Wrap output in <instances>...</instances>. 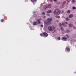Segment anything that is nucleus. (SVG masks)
Masks as SVG:
<instances>
[{"label": "nucleus", "instance_id": "1", "mask_svg": "<svg viewBox=\"0 0 76 76\" xmlns=\"http://www.w3.org/2000/svg\"><path fill=\"white\" fill-rule=\"evenodd\" d=\"M52 20L51 18H48L47 19V22H45L44 23L45 26H47V25H50L51 24V21Z\"/></svg>", "mask_w": 76, "mask_h": 76}, {"label": "nucleus", "instance_id": "2", "mask_svg": "<svg viewBox=\"0 0 76 76\" xmlns=\"http://www.w3.org/2000/svg\"><path fill=\"white\" fill-rule=\"evenodd\" d=\"M60 12H61L60 10L56 9L54 10L53 14H54V15H58L60 14Z\"/></svg>", "mask_w": 76, "mask_h": 76}, {"label": "nucleus", "instance_id": "3", "mask_svg": "<svg viewBox=\"0 0 76 76\" xmlns=\"http://www.w3.org/2000/svg\"><path fill=\"white\" fill-rule=\"evenodd\" d=\"M48 30L50 31H53L54 30L55 27L53 26H50L48 27Z\"/></svg>", "mask_w": 76, "mask_h": 76}, {"label": "nucleus", "instance_id": "4", "mask_svg": "<svg viewBox=\"0 0 76 76\" xmlns=\"http://www.w3.org/2000/svg\"><path fill=\"white\" fill-rule=\"evenodd\" d=\"M43 35L44 36V37H48V34H47L46 32H44L43 33Z\"/></svg>", "mask_w": 76, "mask_h": 76}, {"label": "nucleus", "instance_id": "5", "mask_svg": "<svg viewBox=\"0 0 76 76\" xmlns=\"http://www.w3.org/2000/svg\"><path fill=\"white\" fill-rule=\"evenodd\" d=\"M68 47L69 48L66 47V48L65 50L66 51H68V52H69L70 50V48H70V47H69V46H68Z\"/></svg>", "mask_w": 76, "mask_h": 76}, {"label": "nucleus", "instance_id": "6", "mask_svg": "<svg viewBox=\"0 0 76 76\" xmlns=\"http://www.w3.org/2000/svg\"><path fill=\"white\" fill-rule=\"evenodd\" d=\"M66 3V1H64L63 2H61V4L62 6H64V5Z\"/></svg>", "mask_w": 76, "mask_h": 76}, {"label": "nucleus", "instance_id": "7", "mask_svg": "<svg viewBox=\"0 0 76 76\" xmlns=\"http://www.w3.org/2000/svg\"><path fill=\"white\" fill-rule=\"evenodd\" d=\"M47 8H51V4H48L47 5Z\"/></svg>", "mask_w": 76, "mask_h": 76}, {"label": "nucleus", "instance_id": "8", "mask_svg": "<svg viewBox=\"0 0 76 76\" xmlns=\"http://www.w3.org/2000/svg\"><path fill=\"white\" fill-rule=\"evenodd\" d=\"M40 20L39 19H37V22L38 23V24H39V25L40 24H41V22H40Z\"/></svg>", "mask_w": 76, "mask_h": 76}, {"label": "nucleus", "instance_id": "9", "mask_svg": "<svg viewBox=\"0 0 76 76\" xmlns=\"http://www.w3.org/2000/svg\"><path fill=\"white\" fill-rule=\"evenodd\" d=\"M73 15L72 14H70L69 16V18H73Z\"/></svg>", "mask_w": 76, "mask_h": 76}, {"label": "nucleus", "instance_id": "10", "mask_svg": "<svg viewBox=\"0 0 76 76\" xmlns=\"http://www.w3.org/2000/svg\"><path fill=\"white\" fill-rule=\"evenodd\" d=\"M47 13H52V11L51 10H48L47 12Z\"/></svg>", "mask_w": 76, "mask_h": 76}, {"label": "nucleus", "instance_id": "11", "mask_svg": "<svg viewBox=\"0 0 76 76\" xmlns=\"http://www.w3.org/2000/svg\"><path fill=\"white\" fill-rule=\"evenodd\" d=\"M47 8H47V5L45 6L43 8L44 10H45V9H47Z\"/></svg>", "mask_w": 76, "mask_h": 76}, {"label": "nucleus", "instance_id": "12", "mask_svg": "<svg viewBox=\"0 0 76 76\" xmlns=\"http://www.w3.org/2000/svg\"><path fill=\"white\" fill-rule=\"evenodd\" d=\"M62 39L64 40H66V39H67V38L66 37H64L62 38Z\"/></svg>", "mask_w": 76, "mask_h": 76}, {"label": "nucleus", "instance_id": "13", "mask_svg": "<svg viewBox=\"0 0 76 76\" xmlns=\"http://www.w3.org/2000/svg\"><path fill=\"white\" fill-rule=\"evenodd\" d=\"M72 26H73V25H72V24H69V27H72Z\"/></svg>", "mask_w": 76, "mask_h": 76}, {"label": "nucleus", "instance_id": "14", "mask_svg": "<svg viewBox=\"0 0 76 76\" xmlns=\"http://www.w3.org/2000/svg\"><path fill=\"white\" fill-rule=\"evenodd\" d=\"M34 25H37V23L36 22H34L33 23Z\"/></svg>", "mask_w": 76, "mask_h": 76}, {"label": "nucleus", "instance_id": "15", "mask_svg": "<svg viewBox=\"0 0 76 76\" xmlns=\"http://www.w3.org/2000/svg\"><path fill=\"white\" fill-rule=\"evenodd\" d=\"M71 0H66V1L67 3H69L70 1H71Z\"/></svg>", "mask_w": 76, "mask_h": 76}, {"label": "nucleus", "instance_id": "16", "mask_svg": "<svg viewBox=\"0 0 76 76\" xmlns=\"http://www.w3.org/2000/svg\"><path fill=\"white\" fill-rule=\"evenodd\" d=\"M66 21H68V20H69V18H66Z\"/></svg>", "mask_w": 76, "mask_h": 76}, {"label": "nucleus", "instance_id": "17", "mask_svg": "<svg viewBox=\"0 0 76 76\" xmlns=\"http://www.w3.org/2000/svg\"><path fill=\"white\" fill-rule=\"evenodd\" d=\"M56 18H60V16H58L57 15L56 16Z\"/></svg>", "mask_w": 76, "mask_h": 76}, {"label": "nucleus", "instance_id": "18", "mask_svg": "<svg viewBox=\"0 0 76 76\" xmlns=\"http://www.w3.org/2000/svg\"><path fill=\"white\" fill-rule=\"evenodd\" d=\"M31 1L32 2H34V1H36L37 0H31Z\"/></svg>", "mask_w": 76, "mask_h": 76}, {"label": "nucleus", "instance_id": "19", "mask_svg": "<svg viewBox=\"0 0 76 76\" xmlns=\"http://www.w3.org/2000/svg\"><path fill=\"white\" fill-rule=\"evenodd\" d=\"M62 25L64 26H67L66 25L65 26H64V23H62Z\"/></svg>", "mask_w": 76, "mask_h": 76}, {"label": "nucleus", "instance_id": "20", "mask_svg": "<svg viewBox=\"0 0 76 76\" xmlns=\"http://www.w3.org/2000/svg\"><path fill=\"white\" fill-rule=\"evenodd\" d=\"M67 13H70V11L69 10H68L67 11Z\"/></svg>", "mask_w": 76, "mask_h": 76}, {"label": "nucleus", "instance_id": "21", "mask_svg": "<svg viewBox=\"0 0 76 76\" xmlns=\"http://www.w3.org/2000/svg\"><path fill=\"white\" fill-rule=\"evenodd\" d=\"M61 31H64V29H63V28L62 27H61Z\"/></svg>", "mask_w": 76, "mask_h": 76}, {"label": "nucleus", "instance_id": "22", "mask_svg": "<svg viewBox=\"0 0 76 76\" xmlns=\"http://www.w3.org/2000/svg\"><path fill=\"white\" fill-rule=\"evenodd\" d=\"M71 2L72 3H75V0H72V1Z\"/></svg>", "mask_w": 76, "mask_h": 76}, {"label": "nucleus", "instance_id": "23", "mask_svg": "<svg viewBox=\"0 0 76 76\" xmlns=\"http://www.w3.org/2000/svg\"><path fill=\"white\" fill-rule=\"evenodd\" d=\"M45 12H44L43 13H42V15H45Z\"/></svg>", "mask_w": 76, "mask_h": 76}, {"label": "nucleus", "instance_id": "24", "mask_svg": "<svg viewBox=\"0 0 76 76\" xmlns=\"http://www.w3.org/2000/svg\"><path fill=\"white\" fill-rule=\"evenodd\" d=\"M58 40H60V37H58Z\"/></svg>", "mask_w": 76, "mask_h": 76}, {"label": "nucleus", "instance_id": "25", "mask_svg": "<svg viewBox=\"0 0 76 76\" xmlns=\"http://www.w3.org/2000/svg\"><path fill=\"white\" fill-rule=\"evenodd\" d=\"M73 9H76V7H73Z\"/></svg>", "mask_w": 76, "mask_h": 76}, {"label": "nucleus", "instance_id": "26", "mask_svg": "<svg viewBox=\"0 0 76 76\" xmlns=\"http://www.w3.org/2000/svg\"><path fill=\"white\" fill-rule=\"evenodd\" d=\"M66 32H69V30H67L66 31Z\"/></svg>", "mask_w": 76, "mask_h": 76}, {"label": "nucleus", "instance_id": "27", "mask_svg": "<svg viewBox=\"0 0 76 76\" xmlns=\"http://www.w3.org/2000/svg\"><path fill=\"white\" fill-rule=\"evenodd\" d=\"M1 21L2 22H4V20H3V19H2L1 20Z\"/></svg>", "mask_w": 76, "mask_h": 76}, {"label": "nucleus", "instance_id": "28", "mask_svg": "<svg viewBox=\"0 0 76 76\" xmlns=\"http://www.w3.org/2000/svg\"><path fill=\"white\" fill-rule=\"evenodd\" d=\"M62 25V24H61V23H60L59 24V26H61V25Z\"/></svg>", "mask_w": 76, "mask_h": 76}, {"label": "nucleus", "instance_id": "29", "mask_svg": "<svg viewBox=\"0 0 76 76\" xmlns=\"http://www.w3.org/2000/svg\"><path fill=\"white\" fill-rule=\"evenodd\" d=\"M40 35L41 36V37H42V36L43 35V34H40Z\"/></svg>", "mask_w": 76, "mask_h": 76}, {"label": "nucleus", "instance_id": "30", "mask_svg": "<svg viewBox=\"0 0 76 76\" xmlns=\"http://www.w3.org/2000/svg\"><path fill=\"white\" fill-rule=\"evenodd\" d=\"M52 1L53 0H50V2H52Z\"/></svg>", "mask_w": 76, "mask_h": 76}, {"label": "nucleus", "instance_id": "31", "mask_svg": "<svg viewBox=\"0 0 76 76\" xmlns=\"http://www.w3.org/2000/svg\"><path fill=\"white\" fill-rule=\"evenodd\" d=\"M54 1L56 2L57 1V0H53Z\"/></svg>", "mask_w": 76, "mask_h": 76}, {"label": "nucleus", "instance_id": "32", "mask_svg": "<svg viewBox=\"0 0 76 76\" xmlns=\"http://www.w3.org/2000/svg\"><path fill=\"white\" fill-rule=\"evenodd\" d=\"M41 26H42V27H43V25H41Z\"/></svg>", "mask_w": 76, "mask_h": 76}, {"label": "nucleus", "instance_id": "33", "mask_svg": "<svg viewBox=\"0 0 76 76\" xmlns=\"http://www.w3.org/2000/svg\"><path fill=\"white\" fill-rule=\"evenodd\" d=\"M62 13H64V11H62Z\"/></svg>", "mask_w": 76, "mask_h": 76}, {"label": "nucleus", "instance_id": "34", "mask_svg": "<svg viewBox=\"0 0 76 76\" xmlns=\"http://www.w3.org/2000/svg\"><path fill=\"white\" fill-rule=\"evenodd\" d=\"M65 23H66V24H67V22H65Z\"/></svg>", "mask_w": 76, "mask_h": 76}, {"label": "nucleus", "instance_id": "35", "mask_svg": "<svg viewBox=\"0 0 76 76\" xmlns=\"http://www.w3.org/2000/svg\"><path fill=\"white\" fill-rule=\"evenodd\" d=\"M74 28L75 29H76V27H74Z\"/></svg>", "mask_w": 76, "mask_h": 76}, {"label": "nucleus", "instance_id": "36", "mask_svg": "<svg viewBox=\"0 0 76 76\" xmlns=\"http://www.w3.org/2000/svg\"><path fill=\"white\" fill-rule=\"evenodd\" d=\"M66 37H68L69 38V36H68V35H66Z\"/></svg>", "mask_w": 76, "mask_h": 76}, {"label": "nucleus", "instance_id": "37", "mask_svg": "<svg viewBox=\"0 0 76 76\" xmlns=\"http://www.w3.org/2000/svg\"><path fill=\"white\" fill-rule=\"evenodd\" d=\"M75 23H76V22H75Z\"/></svg>", "mask_w": 76, "mask_h": 76}]
</instances>
